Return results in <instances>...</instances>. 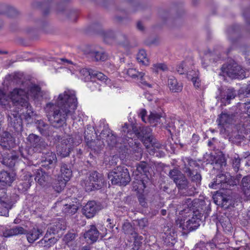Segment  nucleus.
Instances as JSON below:
<instances>
[{"instance_id":"f704fd0d","label":"nucleus","mask_w":250,"mask_h":250,"mask_svg":"<svg viewBox=\"0 0 250 250\" xmlns=\"http://www.w3.org/2000/svg\"><path fill=\"white\" fill-rule=\"evenodd\" d=\"M0 13L10 18H16L19 14L15 7L6 4H0Z\"/></svg>"},{"instance_id":"473e14b6","label":"nucleus","mask_w":250,"mask_h":250,"mask_svg":"<svg viewBox=\"0 0 250 250\" xmlns=\"http://www.w3.org/2000/svg\"><path fill=\"white\" fill-rule=\"evenodd\" d=\"M34 123L36 125L37 129L42 136L47 137L51 134V127L43 120H35Z\"/></svg>"},{"instance_id":"a211bd4d","label":"nucleus","mask_w":250,"mask_h":250,"mask_svg":"<svg viewBox=\"0 0 250 250\" xmlns=\"http://www.w3.org/2000/svg\"><path fill=\"white\" fill-rule=\"evenodd\" d=\"M69 0H61L57 5L56 13L59 16H64L70 21H75L78 17V12L73 9L66 8V3Z\"/></svg>"},{"instance_id":"37998d69","label":"nucleus","mask_w":250,"mask_h":250,"mask_svg":"<svg viewBox=\"0 0 250 250\" xmlns=\"http://www.w3.org/2000/svg\"><path fill=\"white\" fill-rule=\"evenodd\" d=\"M60 171L61 172V178L64 179L65 181H69L72 175V171L71 169L70 165L62 163Z\"/></svg>"},{"instance_id":"a18cd8bd","label":"nucleus","mask_w":250,"mask_h":250,"mask_svg":"<svg viewBox=\"0 0 250 250\" xmlns=\"http://www.w3.org/2000/svg\"><path fill=\"white\" fill-rule=\"evenodd\" d=\"M186 77L189 80H191L194 86L196 88L199 87L200 85V81L198 78V72L195 70L189 71L186 73Z\"/></svg>"},{"instance_id":"9d476101","label":"nucleus","mask_w":250,"mask_h":250,"mask_svg":"<svg viewBox=\"0 0 250 250\" xmlns=\"http://www.w3.org/2000/svg\"><path fill=\"white\" fill-rule=\"evenodd\" d=\"M191 215V217L182 215L183 218L176 221L177 227L181 229L183 236H187L189 232L196 229L203 220L200 217Z\"/></svg>"},{"instance_id":"774afa93","label":"nucleus","mask_w":250,"mask_h":250,"mask_svg":"<svg viewBox=\"0 0 250 250\" xmlns=\"http://www.w3.org/2000/svg\"><path fill=\"white\" fill-rule=\"evenodd\" d=\"M103 37L105 42H109V40H114L116 36L113 31L109 30L103 32Z\"/></svg>"},{"instance_id":"603ef678","label":"nucleus","mask_w":250,"mask_h":250,"mask_svg":"<svg viewBox=\"0 0 250 250\" xmlns=\"http://www.w3.org/2000/svg\"><path fill=\"white\" fill-rule=\"evenodd\" d=\"M134 190L137 192V197L139 204L143 208H147V203L145 195L143 194L144 189L143 190L134 189Z\"/></svg>"},{"instance_id":"39448f33","label":"nucleus","mask_w":250,"mask_h":250,"mask_svg":"<svg viewBox=\"0 0 250 250\" xmlns=\"http://www.w3.org/2000/svg\"><path fill=\"white\" fill-rule=\"evenodd\" d=\"M136 169L133 172L135 181L133 182V189L143 190L147 187L150 183V169L149 165L145 161H141L136 165Z\"/></svg>"},{"instance_id":"dca6fc26","label":"nucleus","mask_w":250,"mask_h":250,"mask_svg":"<svg viewBox=\"0 0 250 250\" xmlns=\"http://www.w3.org/2000/svg\"><path fill=\"white\" fill-rule=\"evenodd\" d=\"M40 153L42 154L41 158L42 167L47 170L53 171L57 161L55 153L50 150L49 147Z\"/></svg>"},{"instance_id":"c85d7f7f","label":"nucleus","mask_w":250,"mask_h":250,"mask_svg":"<svg viewBox=\"0 0 250 250\" xmlns=\"http://www.w3.org/2000/svg\"><path fill=\"white\" fill-rule=\"evenodd\" d=\"M87 55L93 61H104L107 58V55L101 48L96 47L91 48L88 51Z\"/></svg>"},{"instance_id":"680f3d73","label":"nucleus","mask_w":250,"mask_h":250,"mask_svg":"<svg viewBox=\"0 0 250 250\" xmlns=\"http://www.w3.org/2000/svg\"><path fill=\"white\" fill-rule=\"evenodd\" d=\"M137 59L138 62H142L145 65H147L148 64V59L146 57V52L144 49L139 50L137 54Z\"/></svg>"},{"instance_id":"5fc2aeb1","label":"nucleus","mask_w":250,"mask_h":250,"mask_svg":"<svg viewBox=\"0 0 250 250\" xmlns=\"http://www.w3.org/2000/svg\"><path fill=\"white\" fill-rule=\"evenodd\" d=\"M217 121L218 122L219 125L224 126L225 125L229 124L231 122V119L229 115L222 113L219 116Z\"/></svg>"},{"instance_id":"3c124183","label":"nucleus","mask_w":250,"mask_h":250,"mask_svg":"<svg viewBox=\"0 0 250 250\" xmlns=\"http://www.w3.org/2000/svg\"><path fill=\"white\" fill-rule=\"evenodd\" d=\"M185 160L186 162H184V166L182 168L183 172H185L186 169H188V168L190 169H194L193 168L194 167H198L199 166L195 160L190 157L185 158Z\"/></svg>"},{"instance_id":"c03bdc74","label":"nucleus","mask_w":250,"mask_h":250,"mask_svg":"<svg viewBox=\"0 0 250 250\" xmlns=\"http://www.w3.org/2000/svg\"><path fill=\"white\" fill-rule=\"evenodd\" d=\"M162 117L161 113L153 110L150 112L149 115L147 117V121L151 125L155 126L160 122Z\"/></svg>"},{"instance_id":"aec40b11","label":"nucleus","mask_w":250,"mask_h":250,"mask_svg":"<svg viewBox=\"0 0 250 250\" xmlns=\"http://www.w3.org/2000/svg\"><path fill=\"white\" fill-rule=\"evenodd\" d=\"M8 127L15 134L21 133L23 130L22 119L19 113L9 114L7 116Z\"/></svg>"},{"instance_id":"4be33fe9","label":"nucleus","mask_w":250,"mask_h":250,"mask_svg":"<svg viewBox=\"0 0 250 250\" xmlns=\"http://www.w3.org/2000/svg\"><path fill=\"white\" fill-rule=\"evenodd\" d=\"M103 208V206L94 200L89 201L82 208V212L87 218H93L98 212Z\"/></svg>"},{"instance_id":"f8f14e48","label":"nucleus","mask_w":250,"mask_h":250,"mask_svg":"<svg viewBox=\"0 0 250 250\" xmlns=\"http://www.w3.org/2000/svg\"><path fill=\"white\" fill-rule=\"evenodd\" d=\"M10 99L14 106L18 109V112H22L31 107L29 103L25 92L21 88H15L10 93Z\"/></svg>"},{"instance_id":"6e6d98bb","label":"nucleus","mask_w":250,"mask_h":250,"mask_svg":"<svg viewBox=\"0 0 250 250\" xmlns=\"http://www.w3.org/2000/svg\"><path fill=\"white\" fill-rule=\"evenodd\" d=\"M134 242L132 245V248L130 250H139L140 247L142 246L143 237L142 236H140L137 233H134L133 236Z\"/></svg>"},{"instance_id":"1a4fd4ad","label":"nucleus","mask_w":250,"mask_h":250,"mask_svg":"<svg viewBox=\"0 0 250 250\" xmlns=\"http://www.w3.org/2000/svg\"><path fill=\"white\" fill-rule=\"evenodd\" d=\"M122 136L126 140L127 145L129 147L130 151L133 158L139 160L142 158L143 150L141 144L136 139L132 138V132L128 130V125L125 124L121 129Z\"/></svg>"},{"instance_id":"f257e3e1","label":"nucleus","mask_w":250,"mask_h":250,"mask_svg":"<svg viewBox=\"0 0 250 250\" xmlns=\"http://www.w3.org/2000/svg\"><path fill=\"white\" fill-rule=\"evenodd\" d=\"M77 107V99L75 92L65 91L60 94L55 103L46 104L44 110L51 125L59 128L66 125V120L69 117L74 120V115Z\"/></svg>"},{"instance_id":"de8ad7c7","label":"nucleus","mask_w":250,"mask_h":250,"mask_svg":"<svg viewBox=\"0 0 250 250\" xmlns=\"http://www.w3.org/2000/svg\"><path fill=\"white\" fill-rule=\"evenodd\" d=\"M127 141H124L123 143H119L116 146L115 148L119 152L120 157L122 159H124L126 157V154L128 153V146L127 145Z\"/></svg>"},{"instance_id":"393cba45","label":"nucleus","mask_w":250,"mask_h":250,"mask_svg":"<svg viewBox=\"0 0 250 250\" xmlns=\"http://www.w3.org/2000/svg\"><path fill=\"white\" fill-rule=\"evenodd\" d=\"M88 147L91 149L89 156L90 160L87 161L88 162L93 163V161L95 162V159L101 153L104 148L103 145L99 140H93L87 144Z\"/></svg>"},{"instance_id":"4d7b16f0","label":"nucleus","mask_w":250,"mask_h":250,"mask_svg":"<svg viewBox=\"0 0 250 250\" xmlns=\"http://www.w3.org/2000/svg\"><path fill=\"white\" fill-rule=\"evenodd\" d=\"M93 127L91 126H87L86 129L84 132V138L86 144L93 141Z\"/></svg>"},{"instance_id":"bb28decb","label":"nucleus","mask_w":250,"mask_h":250,"mask_svg":"<svg viewBox=\"0 0 250 250\" xmlns=\"http://www.w3.org/2000/svg\"><path fill=\"white\" fill-rule=\"evenodd\" d=\"M184 175L189 179L190 183L194 184L198 188L200 185L202 180V176L199 172L196 169H186Z\"/></svg>"},{"instance_id":"f03ea898","label":"nucleus","mask_w":250,"mask_h":250,"mask_svg":"<svg viewBox=\"0 0 250 250\" xmlns=\"http://www.w3.org/2000/svg\"><path fill=\"white\" fill-rule=\"evenodd\" d=\"M231 175L228 173H220L213 181L209 184V187L214 189L220 188L223 191H217L214 195L213 199L215 203L225 208H228L229 206L234 207L235 205L234 198L231 191V186L229 182L230 181Z\"/></svg>"},{"instance_id":"f3484780","label":"nucleus","mask_w":250,"mask_h":250,"mask_svg":"<svg viewBox=\"0 0 250 250\" xmlns=\"http://www.w3.org/2000/svg\"><path fill=\"white\" fill-rule=\"evenodd\" d=\"M16 196L8 195L4 190L0 192V208L1 210L0 214L1 216H7L9 215V211L14 204L16 202Z\"/></svg>"},{"instance_id":"0eeeda50","label":"nucleus","mask_w":250,"mask_h":250,"mask_svg":"<svg viewBox=\"0 0 250 250\" xmlns=\"http://www.w3.org/2000/svg\"><path fill=\"white\" fill-rule=\"evenodd\" d=\"M54 140L55 143L61 141V144H59L56 147L57 154L62 157L68 156L73 146L78 145L81 141V139H79L77 142H75L73 138L70 136L65 137L60 135L54 136Z\"/></svg>"},{"instance_id":"8fccbe9b","label":"nucleus","mask_w":250,"mask_h":250,"mask_svg":"<svg viewBox=\"0 0 250 250\" xmlns=\"http://www.w3.org/2000/svg\"><path fill=\"white\" fill-rule=\"evenodd\" d=\"M220 222L225 232L228 233L231 231L233 228L230 219L228 217H225L220 219Z\"/></svg>"},{"instance_id":"e2e57ef3","label":"nucleus","mask_w":250,"mask_h":250,"mask_svg":"<svg viewBox=\"0 0 250 250\" xmlns=\"http://www.w3.org/2000/svg\"><path fill=\"white\" fill-rule=\"evenodd\" d=\"M24 181L22 182L21 185L23 187L25 190H27L31 186L33 182V176L29 173H27L24 176Z\"/></svg>"},{"instance_id":"49530a36","label":"nucleus","mask_w":250,"mask_h":250,"mask_svg":"<svg viewBox=\"0 0 250 250\" xmlns=\"http://www.w3.org/2000/svg\"><path fill=\"white\" fill-rule=\"evenodd\" d=\"M182 125L181 122L179 120H171L165 126V128L169 133L170 135L172 136V134L176 131V127L178 125Z\"/></svg>"},{"instance_id":"7ed1b4c3","label":"nucleus","mask_w":250,"mask_h":250,"mask_svg":"<svg viewBox=\"0 0 250 250\" xmlns=\"http://www.w3.org/2000/svg\"><path fill=\"white\" fill-rule=\"evenodd\" d=\"M168 176L176 184L180 196H193L198 193L194 184H191L186 176L177 167L171 169Z\"/></svg>"},{"instance_id":"ddd939ff","label":"nucleus","mask_w":250,"mask_h":250,"mask_svg":"<svg viewBox=\"0 0 250 250\" xmlns=\"http://www.w3.org/2000/svg\"><path fill=\"white\" fill-rule=\"evenodd\" d=\"M221 70L231 79H243L246 77L245 72L242 66L235 61L231 60L224 64Z\"/></svg>"},{"instance_id":"a19ab883","label":"nucleus","mask_w":250,"mask_h":250,"mask_svg":"<svg viewBox=\"0 0 250 250\" xmlns=\"http://www.w3.org/2000/svg\"><path fill=\"white\" fill-rule=\"evenodd\" d=\"M167 83L170 90L172 92H180L183 89L182 84L178 82L173 76H170L168 78Z\"/></svg>"},{"instance_id":"5701e85b","label":"nucleus","mask_w":250,"mask_h":250,"mask_svg":"<svg viewBox=\"0 0 250 250\" xmlns=\"http://www.w3.org/2000/svg\"><path fill=\"white\" fill-rule=\"evenodd\" d=\"M66 229V222L63 219H59L48 226L46 233L49 235H57L59 239L62 236Z\"/></svg>"},{"instance_id":"ea45409f","label":"nucleus","mask_w":250,"mask_h":250,"mask_svg":"<svg viewBox=\"0 0 250 250\" xmlns=\"http://www.w3.org/2000/svg\"><path fill=\"white\" fill-rule=\"evenodd\" d=\"M241 189L245 197H250V175L242 178L240 184Z\"/></svg>"},{"instance_id":"423d86ee","label":"nucleus","mask_w":250,"mask_h":250,"mask_svg":"<svg viewBox=\"0 0 250 250\" xmlns=\"http://www.w3.org/2000/svg\"><path fill=\"white\" fill-rule=\"evenodd\" d=\"M28 148L22 150L29 159L34 153H40L49 147L48 144L42 137L34 133H30L26 138Z\"/></svg>"},{"instance_id":"09e8293b","label":"nucleus","mask_w":250,"mask_h":250,"mask_svg":"<svg viewBox=\"0 0 250 250\" xmlns=\"http://www.w3.org/2000/svg\"><path fill=\"white\" fill-rule=\"evenodd\" d=\"M33 114L34 111L31 106V107H29L28 109H26L25 110V111H23L21 113V115L23 116V118L24 119L25 121L28 124H32L34 122V119L32 118Z\"/></svg>"},{"instance_id":"bf43d9fd","label":"nucleus","mask_w":250,"mask_h":250,"mask_svg":"<svg viewBox=\"0 0 250 250\" xmlns=\"http://www.w3.org/2000/svg\"><path fill=\"white\" fill-rule=\"evenodd\" d=\"M122 229L125 234L134 235V233H135L134 228L132 226V224L128 221L124 222L122 226Z\"/></svg>"},{"instance_id":"e433bc0d","label":"nucleus","mask_w":250,"mask_h":250,"mask_svg":"<svg viewBox=\"0 0 250 250\" xmlns=\"http://www.w3.org/2000/svg\"><path fill=\"white\" fill-rule=\"evenodd\" d=\"M26 233V229L23 227L16 226L10 229H7L3 232L4 237H10L13 236L23 234Z\"/></svg>"},{"instance_id":"cd10ccee","label":"nucleus","mask_w":250,"mask_h":250,"mask_svg":"<svg viewBox=\"0 0 250 250\" xmlns=\"http://www.w3.org/2000/svg\"><path fill=\"white\" fill-rule=\"evenodd\" d=\"M44 169H38L35 173V180L41 186H45L49 181L50 175L53 171L48 170L45 172Z\"/></svg>"},{"instance_id":"58836bf2","label":"nucleus","mask_w":250,"mask_h":250,"mask_svg":"<svg viewBox=\"0 0 250 250\" xmlns=\"http://www.w3.org/2000/svg\"><path fill=\"white\" fill-rule=\"evenodd\" d=\"M50 235L45 233L44 237L38 242L39 246L49 248L54 246L59 240L58 238L51 237L49 238Z\"/></svg>"},{"instance_id":"7c9ffc66","label":"nucleus","mask_w":250,"mask_h":250,"mask_svg":"<svg viewBox=\"0 0 250 250\" xmlns=\"http://www.w3.org/2000/svg\"><path fill=\"white\" fill-rule=\"evenodd\" d=\"M81 72L83 75H85L86 77H89L87 78V80H92V79H97L98 80L104 81L107 78L103 73L92 69L84 68L81 70Z\"/></svg>"},{"instance_id":"13d9d810","label":"nucleus","mask_w":250,"mask_h":250,"mask_svg":"<svg viewBox=\"0 0 250 250\" xmlns=\"http://www.w3.org/2000/svg\"><path fill=\"white\" fill-rule=\"evenodd\" d=\"M52 0H42L39 1V5L44 8L43 11V14L44 16L47 15L50 11V5Z\"/></svg>"},{"instance_id":"69168bd1","label":"nucleus","mask_w":250,"mask_h":250,"mask_svg":"<svg viewBox=\"0 0 250 250\" xmlns=\"http://www.w3.org/2000/svg\"><path fill=\"white\" fill-rule=\"evenodd\" d=\"M78 236V234L75 232L73 230L72 231L68 232L64 236L63 240L66 244L74 240Z\"/></svg>"},{"instance_id":"72a5a7b5","label":"nucleus","mask_w":250,"mask_h":250,"mask_svg":"<svg viewBox=\"0 0 250 250\" xmlns=\"http://www.w3.org/2000/svg\"><path fill=\"white\" fill-rule=\"evenodd\" d=\"M126 74L132 79L140 80V82L143 85L149 87H151V85L145 81V74L144 73L140 72L134 68H129L126 71Z\"/></svg>"},{"instance_id":"864d4df0","label":"nucleus","mask_w":250,"mask_h":250,"mask_svg":"<svg viewBox=\"0 0 250 250\" xmlns=\"http://www.w3.org/2000/svg\"><path fill=\"white\" fill-rule=\"evenodd\" d=\"M68 181H65L62 178H58L56 180L53 184V188L55 191L60 192L66 186V183Z\"/></svg>"},{"instance_id":"052dcab7","label":"nucleus","mask_w":250,"mask_h":250,"mask_svg":"<svg viewBox=\"0 0 250 250\" xmlns=\"http://www.w3.org/2000/svg\"><path fill=\"white\" fill-rule=\"evenodd\" d=\"M105 141L108 146L111 148L115 147L119 143V139L117 140V137L113 133L106 138Z\"/></svg>"},{"instance_id":"c9c22d12","label":"nucleus","mask_w":250,"mask_h":250,"mask_svg":"<svg viewBox=\"0 0 250 250\" xmlns=\"http://www.w3.org/2000/svg\"><path fill=\"white\" fill-rule=\"evenodd\" d=\"M15 175L13 172L7 171L0 172V183L3 186H10L15 180Z\"/></svg>"},{"instance_id":"0e129e2a","label":"nucleus","mask_w":250,"mask_h":250,"mask_svg":"<svg viewBox=\"0 0 250 250\" xmlns=\"http://www.w3.org/2000/svg\"><path fill=\"white\" fill-rule=\"evenodd\" d=\"M9 97L3 90L0 89V105L6 106L9 104Z\"/></svg>"},{"instance_id":"2eb2a0df","label":"nucleus","mask_w":250,"mask_h":250,"mask_svg":"<svg viewBox=\"0 0 250 250\" xmlns=\"http://www.w3.org/2000/svg\"><path fill=\"white\" fill-rule=\"evenodd\" d=\"M20 155L25 159H29V157L28 156H25L23 151L19 148L17 150H11L10 153H4L3 155H2L0 163L9 168H13L19 160Z\"/></svg>"},{"instance_id":"338daca9","label":"nucleus","mask_w":250,"mask_h":250,"mask_svg":"<svg viewBox=\"0 0 250 250\" xmlns=\"http://www.w3.org/2000/svg\"><path fill=\"white\" fill-rule=\"evenodd\" d=\"M112 133V131L110 130L107 125H104L103 129L101 130L100 136L102 140H105Z\"/></svg>"},{"instance_id":"79ce46f5","label":"nucleus","mask_w":250,"mask_h":250,"mask_svg":"<svg viewBox=\"0 0 250 250\" xmlns=\"http://www.w3.org/2000/svg\"><path fill=\"white\" fill-rule=\"evenodd\" d=\"M240 28L237 25H233L227 29V34L229 39L232 43H234L237 41L239 35Z\"/></svg>"},{"instance_id":"9b49d317","label":"nucleus","mask_w":250,"mask_h":250,"mask_svg":"<svg viewBox=\"0 0 250 250\" xmlns=\"http://www.w3.org/2000/svg\"><path fill=\"white\" fill-rule=\"evenodd\" d=\"M129 126V125L127 124ZM132 130L128 128L129 131L132 132V138L136 136L143 143L146 148H149L155 146V140L152 135V130L148 126H132Z\"/></svg>"},{"instance_id":"b1692460","label":"nucleus","mask_w":250,"mask_h":250,"mask_svg":"<svg viewBox=\"0 0 250 250\" xmlns=\"http://www.w3.org/2000/svg\"><path fill=\"white\" fill-rule=\"evenodd\" d=\"M0 146L4 149L10 150L15 146V139L7 131L0 133Z\"/></svg>"},{"instance_id":"a878e982","label":"nucleus","mask_w":250,"mask_h":250,"mask_svg":"<svg viewBox=\"0 0 250 250\" xmlns=\"http://www.w3.org/2000/svg\"><path fill=\"white\" fill-rule=\"evenodd\" d=\"M220 59L221 55L217 51L208 50L204 53L202 63L204 67H206L210 63L217 62Z\"/></svg>"},{"instance_id":"4468645a","label":"nucleus","mask_w":250,"mask_h":250,"mask_svg":"<svg viewBox=\"0 0 250 250\" xmlns=\"http://www.w3.org/2000/svg\"><path fill=\"white\" fill-rule=\"evenodd\" d=\"M84 188L86 191H91L100 189L103 186L102 175L97 171H90L84 182Z\"/></svg>"},{"instance_id":"6ab92c4d","label":"nucleus","mask_w":250,"mask_h":250,"mask_svg":"<svg viewBox=\"0 0 250 250\" xmlns=\"http://www.w3.org/2000/svg\"><path fill=\"white\" fill-rule=\"evenodd\" d=\"M218 90L219 94L216 99L220 102L222 106L229 104L237 96L236 90L232 87L219 88Z\"/></svg>"},{"instance_id":"c756f323","label":"nucleus","mask_w":250,"mask_h":250,"mask_svg":"<svg viewBox=\"0 0 250 250\" xmlns=\"http://www.w3.org/2000/svg\"><path fill=\"white\" fill-rule=\"evenodd\" d=\"M43 233L42 228L36 226L29 230H26V233L23 234H26L27 240L29 243H33L42 235Z\"/></svg>"},{"instance_id":"412c9836","label":"nucleus","mask_w":250,"mask_h":250,"mask_svg":"<svg viewBox=\"0 0 250 250\" xmlns=\"http://www.w3.org/2000/svg\"><path fill=\"white\" fill-rule=\"evenodd\" d=\"M104 232H100L95 225H91L87 228L83 236L88 243L93 244L97 242L100 236L101 239L106 236L107 229L104 228Z\"/></svg>"},{"instance_id":"2f4dec72","label":"nucleus","mask_w":250,"mask_h":250,"mask_svg":"<svg viewBox=\"0 0 250 250\" xmlns=\"http://www.w3.org/2000/svg\"><path fill=\"white\" fill-rule=\"evenodd\" d=\"M62 201L55 203V207H61L62 206V211L67 215H72L76 213L78 209V206L74 204L70 203L62 204Z\"/></svg>"},{"instance_id":"4c0bfd02","label":"nucleus","mask_w":250,"mask_h":250,"mask_svg":"<svg viewBox=\"0 0 250 250\" xmlns=\"http://www.w3.org/2000/svg\"><path fill=\"white\" fill-rule=\"evenodd\" d=\"M210 158V161L209 163L216 167L217 169L222 168L227 164L226 159L223 154L211 155Z\"/></svg>"},{"instance_id":"6e6552de","label":"nucleus","mask_w":250,"mask_h":250,"mask_svg":"<svg viewBox=\"0 0 250 250\" xmlns=\"http://www.w3.org/2000/svg\"><path fill=\"white\" fill-rule=\"evenodd\" d=\"M108 179L114 185L126 186L131 178L128 169L125 166H119L107 174Z\"/></svg>"},{"instance_id":"20e7f679","label":"nucleus","mask_w":250,"mask_h":250,"mask_svg":"<svg viewBox=\"0 0 250 250\" xmlns=\"http://www.w3.org/2000/svg\"><path fill=\"white\" fill-rule=\"evenodd\" d=\"M184 205L187 208H184L180 211L182 215L190 217L191 215L204 218V221L209 216L211 211L210 204L207 205L206 202L202 199H194L191 200L190 198L187 199Z\"/></svg>"}]
</instances>
